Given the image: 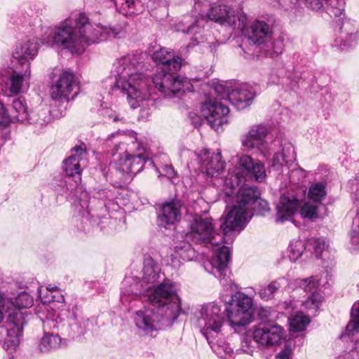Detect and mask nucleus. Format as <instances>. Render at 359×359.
<instances>
[{
  "label": "nucleus",
  "instance_id": "1",
  "mask_svg": "<svg viewBox=\"0 0 359 359\" xmlns=\"http://www.w3.org/2000/svg\"><path fill=\"white\" fill-rule=\"evenodd\" d=\"M252 210L257 214L264 215L269 210V205L259 198V192L255 187L245 184L237 193L236 204L222 216L220 229L224 235L215 231L210 217H205L195 219L191 231L186 233L185 239L196 244L217 246L235 229L248 222L253 215Z\"/></svg>",
  "mask_w": 359,
  "mask_h": 359
},
{
  "label": "nucleus",
  "instance_id": "2",
  "mask_svg": "<svg viewBox=\"0 0 359 359\" xmlns=\"http://www.w3.org/2000/svg\"><path fill=\"white\" fill-rule=\"evenodd\" d=\"M119 33L118 28L100 24L94 27L84 13H79L48 27L41 41L48 46L67 49L73 54H81L86 47L111 37H117Z\"/></svg>",
  "mask_w": 359,
  "mask_h": 359
},
{
  "label": "nucleus",
  "instance_id": "3",
  "mask_svg": "<svg viewBox=\"0 0 359 359\" xmlns=\"http://www.w3.org/2000/svg\"><path fill=\"white\" fill-rule=\"evenodd\" d=\"M141 57L138 55L129 54L117 60L114 87L127 95V100L133 109L140 102L149 100L152 94L149 80L142 74Z\"/></svg>",
  "mask_w": 359,
  "mask_h": 359
},
{
  "label": "nucleus",
  "instance_id": "4",
  "mask_svg": "<svg viewBox=\"0 0 359 359\" xmlns=\"http://www.w3.org/2000/svg\"><path fill=\"white\" fill-rule=\"evenodd\" d=\"M39 297L43 304L51 303L46 319L43 321L45 329L57 330L62 335L74 337L81 335L83 331L77 323L76 319L66 308L65 297L61 293L51 294L39 289Z\"/></svg>",
  "mask_w": 359,
  "mask_h": 359
},
{
  "label": "nucleus",
  "instance_id": "5",
  "mask_svg": "<svg viewBox=\"0 0 359 359\" xmlns=\"http://www.w3.org/2000/svg\"><path fill=\"white\" fill-rule=\"evenodd\" d=\"M152 60L161 70L152 79L155 88L166 97H173L180 92V56L174 50L161 47L152 54Z\"/></svg>",
  "mask_w": 359,
  "mask_h": 359
},
{
  "label": "nucleus",
  "instance_id": "6",
  "mask_svg": "<svg viewBox=\"0 0 359 359\" xmlns=\"http://www.w3.org/2000/svg\"><path fill=\"white\" fill-rule=\"evenodd\" d=\"M107 141L114 142V149L116 152L126 149L120 154L118 164L119 170L123 172L136 174L140 172L146 162L147 156L140 151L144 148L139 142L137 135L133 131L112 133L108 137Z\"/></svg>",
  "mask_w": 359,
  "mask_h": 359
},
{
  "label": "nucleus",
  "instance_id": "7",
  "mask_svg": "<svg viewBox=\"0 0 359 359\" xmlns=\"http://www.w3.org/2000/svg\"><path fill=\"white\" fill-rule=\"evenodd\" d=\"M146 296L153 306L166 307L168 318L176 320L180 315V298L175 285L168 279L164 280L157 287H148Z\"/></svg>",
  "mask_w": 359,
  "mask_h": 359
},
{
  "label": "nucleus",
  "instance_id": "8",
  "mask_svg": "<svg viewBox=\"0 0 359 359\" xmlns=\"http://www.w3.org/2000/svg\"><path fill=\"white\" fill-rule=\"evenodd\" d=\"M196 318V326L207 340L215 338L221 332L225 322L221 306L215 302L202 305Z\"/></svg>",
  "mask_w": 359,
  "mask_h": 359
},
{
  "label": "nucleus",
  "instance_id": "9",
  "mask_svg": "<svg viewBox=\"0 0 359 359\" xmlns=\"http://www.w3.org/2000/svg\"><path fill=\"white\" fill-rule=\"evenodd\" d=\"M207 16L210 20L241 32L246 29L248 20L241 8H233L225 4L212 6Z\"/></svg>",
  "mask_w": 359,
  "mask_h": 359
},
{
  "label": "nucleus",
  "instance_id": "10",
  "mask_svg": "<svg viewBox=\"0 0 359 359\" xmlns=\"http://www.w3.org/2000/svg\"><path fill=\"white\" fill-rule=\"evenodd\" d=\"M252 301L248 295L238 292L231 296L226 312L231 326H245L252 321Z\"/></svg>",
  "mask_w": 359,
  "mask_h": 359
},
{
  "label": "nucleus",
  "instance_id": "11",
  "mask_svg": "<svg viewBox=\"0 0 359 359\" xmlns=\"http://www.w3.org/2000/svg\"><path fill=\"white\" fill-rule=\"evenodd\" d=\"M22 313L13 311L0 319V344L6 350H15L20 343Z\"/></svg>",
  "mask_w": 359,
  "mask_h": 359
},
{
  "label": "nucleus",
  "instance_id": "12",
  "mask_svg": "<svg viewBox=\"0 0 359 359\" xmlns=\"http://www.w3.org/2000/svg\"><path fill=\"white\" fill-rule=\"evenodd\" d=\"M31 69L26 68L23 73L11 69L8 75H0V87L2 93L7 97H13L25 92L29 85Z\"/></svg>",
  "mask_w": 359,
  "mask_h": 359
},
{
  "label": "nucleus",
  "instance_id": "13",
  "mask_svg": "<svg viewBox=\"0 0 359 359\" xmlns=\"http://www.w3.org/2000/svg\"><path fill=\"white\" fill-rule=\"evenodd\" d=\"M215 90L221 99L226 98L238 109H243L252 102L255 93L247 85H241L230 90L222 84L215 86Z\"/></svg>",
  "mask_w": 359,
  "mask_h": 359
},
{
  "label": "nucleus",
  "instance_id": "14",
  "mask_svg": "<svg viewBox=\"0 0 359 359\" xmlns=\"http://www.w3.org/2000/svg\"><path fill=\"white\" fill-rule=\"evenodd\" d=\"M201 111L210 126L217 131L229 121V107L216 100L205 101L202 104Z\"/></svg>",
  "mask_w": 359,
  "mask_h": 359
},
{
  "label": "nucleus",
  "instance_id": "15",
  "mask_svg": "<svg viewBox=\"0 0 359 359\" xmlns=\"http://www.w3.org/2000/svg\"><path fill=\"white\" fill-rule=\"evenodd\" d=\"M338 30L335 32V38L333 46L345 50L351 47L358 39L359 25L351 19H342L337 24Z\"/></svg>",
  "mask_w": 359,
  "mask_h": 359
},
{
  "label": "nucleus",
  "instance_id": "16",
  "mask_svg": "<svg viewBox=\"0 0 359 359\" xmlns=\"http://www.w3.org/2000/svg\"><path fill=\"white\" fill-rule=\"evenodd\" d=\"M284 329L276 324H264L254 329L252 337L258 346L269 348L280 344Z\"/></svg>",
  "mask_w": 359,
  "mask_h": 359
},
{
  "label": "nucleus",
  "instance_id": "17",
  "mask_svg": "<svg viewBox=\"0 0 359 359\" xmlns=\"http://www.w3.org/2000/svg\"><path fill=\"white\" fill-rule=\"evenodd\" d=\"M87 164V152L85 146L80 145L72 150L71 155L64 161V170L69 177H76V187L81 180V168ZM78 190V187H76Z\"/></svg>",
  "mask_w": 359,
  "mask_h": 359
},
{
  "label": "nucleus",
  "instance_id": "18",
  "mask_svg": "<svg viewBox=\"0 0 359 359\" xmlns=\"http://www.w3.org/2000/svg\"><path fill=\"white\" fill-rule=\"evenodd\" d=\"M268 130L264 126H254L242 140V144L248 150L256 148L264 156L270 155L269 150L271 148L266 140Z\"/></svg>",
  "mask_w": 359,
  "mask_h": 359
},
{
  "label": "nucleus",
  "instance_id": "19",
  "mask_svg": "<svg viewBox=\"0 0 359 359\" xmlns=\"http://www.w3.org/2000/svg\"><path fill=\"white\" fill-rule=\"evenodd\" d=\"M76 86L74 74L69 72H63L58 79L51 86L50 93L55 100H69V95Z\"/></svg>",
  "mask_w": 359,
  "mask_h": 359
},
{
  "label": "nucleus",
  "instance_id": "20",
  "mask_svg": "<svg viewBox=\"0 0 359 359\" xmlns=\"http://www.w3.org/2000/svg\"><path fill=\"white\" fill-rule=\"evenodd\" d=\"M201 171L208 177H216L224 170V163L222 161L220 152L213 153L203 149L200 151Z\"/></svg>",
  "mask_w": 359,
  "mask_h": 359
},
{
  "label": "nucleus",
  "instance_id": "21",
  "mask_svg": "<svg viewBox=\"0 0 359 359\" xmlns=\"http://www.w3.org/2000/svg\"><path fill=\"white\" fill-rule=\"evenodd\" d=\"M230 260V250L226 246H222L215 252L211 261L204 263L205 269L218 279L226 275L227 264Z\"/></svg>",
  "mask_w": 359,
  "mask_h": 359
},
{
  "label": "nucleus",
  "instance_id": "22",
  "mask_svg": "<svg viewBox=\"0 0 359 359\" xmlns=\"http://www.w3.org/2000/svg\"><path fill=\"white\" fill-rule=\"evenodd\" d=\"M38 50V43L34 39L28 40L16 46L12 57L18 65L30 69V62L36 56Z\"/></svg>",
  "mask_w": 359,
  "mask_h": 359
},
{
  "label": "nucleus",
  "instance_id": "23",
  "mask_svg": "<svg viewBox=\"0 0 359 359\" xmlns=\"http://www.w3.org/2000/svg\"><path fill=\"white\" fill-rule=\"evenodd\" d=\"M180 215V199L177 197L164 203L158 212V224L164 228L172 226Z\"/></svg>",
  "mask_w": 359,
  "mask_h": 359
},
{
  "label": "nucleus",
  "instance_id": "24",
  "mask_svg": "<svg viewBox=\"0 0 359 359\" xmlns=\"http://www.w3.org/2000/svg\"><path fill=\"white\" fill-rule=\"evenodd\" d=\"M13 109L16 112L15 117L19 122L25 123H36L41 126L47 122L45 119V116L47 114L46 111H41L37 118L36 114L29 113L26 103L20 99H15L13 100Z\"/></svg>",
  "mask_w": 359,
  "mask_h": 359
},
{
  "label": "nucleus",
  "instance_id": "25",
  "mask_svg": "<svg viewBox=\"0 0 359 359\" xmlns=\"http://www.w3.org/2000/svg\"><path fill=\"white\" fill-rule=\"evenodd\" d=\"M238 164L257 182H262L265 180V167L259 161L254 160L249 155H242L238 158Z\"/></svg>",
  "mask_w": 359,
  "mask_h": 359
},
{
  "label": "nucleus",
  "instance_id": "26",
  "mask_svg": "<svg viewBox=\"0 0 359 359\" xmlns=\"http://www.w3.org/2000/svg\"><path fill=\"white\" fill-rule=\"evenodd\" d=\"M299 201L293 196L283 195L277 205V221L289 219L297 211Z\"/></svg>",
  "mask_w": 359,
  "mask_h": 359
},
{
  "label": "nucleus",
  "instance_id": "27",
  "mask_svg": "<svg viewBox=\"0 0 359 359\" xmlns=\"http://www.w3.org/2000/svg\"><path fill=\"white\" fill-rule=\"evenodd\" d=\"M135 323L137 327L144 334H149L157 330L156 316L150 309L144 308L143 310L136 311Z\"/></svg>",
  "mask_w": 359,
  "mask_h": 359
},
{
  "label": "nucleus",
  "instance_id": "28",
  "mask_svg": "<svg viewBox=\"0 0 359 359\" xmlns=\"http://www.w3.org/2000/svg\"><path fill=\"white\" fill-rule=\"evenodd\" d=\"M249 39L254 43L261 44L271 36V27L264 21L256 20L250 27Z\"/></svg>",
  "mask_w": 359,
  "mask_h": 359
},
{
  "label": "nucleus",
  "instance_id": "29",
  "mask_svg": "<svg viewBox=\"0 0 359 359\" xmlns=\"http://www.w3.org/2000/svg\"><path fill=\"white\" fill-rule=\"evenodd\" d=\"M295 158L294 148L290 143H287L283 146L282 153L274 154L271 166L273 169L279 171L284 166V163L287 165L289 163H293Z\"/></svg>",
  "mask_w": 359,
  "mask_h": 359
},
{
  "label": "nucleus",
  "instance_id": "30",
  "mask_svg": "<svg viewBox=\"0 0 359 359\" xmlns=\"http://www.w3.org/2000/svg\"><path fill=\"white\" fill-rule=\"evenodd\" d=\"M142 280L144 283L154 284L161 280L159 269L156 266L154 260L147 257L144 260Z\"/></svg>",
  "mask_w": 359,
  "mask_h": 359
},
{
  "label": "nucleus",
  "instance_id": "31",
  "mask_svg": "<svg viewBox=\"0 0 359 359\" xmlns=\"http://www.w3.org/2000/svg\"><path fill=\"white\" fill-rule=\"evenodd\" d=\"M116 10L124 15L142 13L144 6L140 0H114Z\"/></svg>",
  "mask_w": 359,
  "mask_h": 359
},
{
  "label": "nucleus",
  "instance_id": "32",
  "mask_svg": "<svg viewBox=\"0 0 359 359\" xmlns=\"http://www.w3.org/2000/svg\"><path fill=\"white\" fill-rule=\"evenodd\" d=\"M61 339L59 336V333L45 334L39 344V348L42 352H47L51 349L59 347Z\"/></svg>",
  "mask_w": 359,
  "mask_h": 359
},
{
  "label": "nucleus",
  "instance_id": "33",
  "mask_svg": "<svg viewBox=\"0 0 359 359\" xmlns=\"http://www.w3.org/2000/svg\"><path fill=\"white\" fill-rule=\"evenodd\" d=\"M326 195V187L323 183L312 184L309 189L308 198L315 203H321Z\"/></svg>",
  "mask_w": 359,
  "mask_h": 359
},
{
  "label": "nucleus",
  "instance_id": "34",
  "mask_svg": "<svg viewBox=\"0 0 359 359\" xmlns=\"http://www.w3.org/2000/svg\"><path fill=\"white\" fill-rule=\"evenodd\" d=\"M323 300L319 292H312L302 303L304 307L311 315H316Z\"/></svg>",
  "mask_w": 359,
  "mask_h": 359
},
{
  "label": "nucleus",
  "instance_id": "35",
  "mask_svg": "<svg viewBox=\"0 0 359 359\" xmlns=\"http://www.w3.org/2000/svg\"><path fill=\"white\" fill-rule=\"evenodd\" d=\"M33 304V299L31 296L27 292L20 293L15 298L14 302L10 301L11 311H18V310L23 308H29Z\"/></svg>",
  "mask_w": 359,
  "mask_h": 359
},
{
  "label": "nucleus",
  "instance_id": "36",
  "mask_svg": "<svg viewBox=\"0 0 359 359\" xmlns=\"http://www.w3.org/2000/svg\"><path fill=\"white\" fill-rule=\"evenodd\" d=\"M215 338H210L208 340L209 344L211 346L214 352L220 358H226L231 356L233 353V349L229 346V344L224 341H215Z\"/></svg>",
  "mask_w": 359,
  "mask_h": 359
},
{
  "label": "nucleus",
  "instance_id": "37",
  "mask_svg": "<svg viewBox=\"0 0 359 359\" xmlns=\"http://www.w3.org/2000/svg\"><path fill=\"white\" fill-rule=\"evenodd\" d=\"M324 10L331 17H340L344 12V0H325Z\"/></svg>",
  "mask_w": 359,
  "mask_h": 359
},
{
  "label": "nucleus",
  "instance_id": "38",
  "mask_svg": "<svg viewBox=\"0 0 359 359\" xmlns=\"http://www.w3.org/2000/svg\"><path fill=\"white\" fill-rule=\"evenodd\" d=\"M346 332L349 336L359 332V301L352 306L351 320L346 325Z\"/></svg>",
  "mask_w": 359,
  "mask_h": 359
},
{
  "label": "nucleus",
  "instance_id": "39",
  "mask_svg": "<svg viewBox=\"0 0 359 359\" xmlns=\"http://www.w3.org/2000/svg\"><path fill=\"white\" fill-rule=\"evenodd\" d=\"M318 208L317 205H313L309 202H306L300 208V215L302 218L309 219L311 221L320 218L321 216L319 215Z\"/></svg>",
  "mask_w": 359,
  "mask_h": 359
},
{
  "label": "nucleus",
  "instance_id": "40",
  "mask_svg": "<svg viewBox=\"0 0 359 359\" xmlns=\"http://www.w3.org/2000/svg\"><path fill=\"white\" fill-rule=\"evenodd\" d=\"M305 250L304 243L302 240H294L291 241L289 248V258L291 261L295 262L301 257Z\"/></svg>",
  "mask_w": 359,
  "mask_h": 359
},
{
  "label": "nucleus",
  "instance_id": "41",
  "mask_svg": "<svg viewBox=\"0 0 359 359\" xmlns=\"http://www.w3.org/2000/svg\"><path fill=\"white\" fill-rule=\"evenodd\" d=\"M310 319L304 315L297 314L290 319V328L292 332L304 330L309 324Z\"/></svg>",
  "mask_w": 359,
  "mask_h": 359
},
{
  "label": "nucleus",
  "instance_id": "42",
  "mask_svg": "<svg viewBox=\"0 0 359 359\" xmlns=\"http://www.w3.org/2000/svg\"><path fill=\"white\" fill-rule=\"evenodd\" d=\"M280 287V283L276 280L271 282L266 287H263L259 290V297L264 300H269L273 297L275 292Z\"/></svg>",
  "mask_w": 359,
  "mask_h": 359
},
{
  "label": "nucleus",
  "instance_id": "43",
  "mask_svg": "<svg viewBox=\"0 0 359 359\" xmlns=\"http://www.w3.org/2000/svg\"><path fill=\"white\" fill-rule=\"evenodd\" d=\"M298 284L305 292L311 294L312 292H317L316 289L319 286V279L317 277L312 276L299 280Z\"/></svg>",
  "mask_w": 359,
  "mask_h": 359
},
{
  "label": "nucleus",
  "instance_id": "44",
  "mask_svg": "<svg viewBox=\"0 0 359 359\" xmlns=\"http://www.w3.org/2000/svg\"><path fill=\"white\" fill-rule=\"evenodd\" d=\"M351 241L354 245H359V208L356 212L349 232Z\"/></svg>",
  "mask_w": 359,
  "mask_h": 359
},
{
  "label": "nucleus",
  "instance_id": "45",
  "mask_svg": "<svg viewBox=\"0 0 359 359\" xmlns=\"http://www.w3.org/2000/svg\"><path fill=\"white\" fill-rule=\"evenodd\" d=\"M240 180L238 175H231L229 178L224 180V190L226 194L230 196L233 193L236 187L238 185Z\"/></svg>",
  "mask_w": 359,
  "mask_h": 359
},
{
  "label": "nucleus",
  "instance_id": "46",
  "mask_svg": "<svg viewBox=\"0 0 359 359\" xmlns=\"http://www.w3.org/2000/svg\"><path fill=\"white\" fill-rule=\"evenodd\" d=\"M256 342L255 341L254 339L250 337L245 335L243 337L241 343V350L248 353V354H252L256 346L255 345Z\"/></svg>",
  "mask_w": 359,
  "mask_h": 359
},
{
  "label": "nucleus",
  "instance_id": "47",
  "mask_svg": "<svg viewBox=\"0 0 359 359\" xmlns=\"http://www.w3.org/2000/svg\"><path fill=\"white\" fill-rule=\"evenodd\" d=\"M196 257V252L190 244L181 247V259L189 262L192 260Z\"/></svg>",
  "mask_w": 359,
  "mask_h": 359
},
{
  "label": "nucleus",
  "instance_id": "48",
  "mask_svg": "<svg viewBox=\"0 0 359 359\" xmlns=\"http://www.w3.org/2000/svg\"><path fill=\"white\" fill-rule=\"evenodd\" d=\"M9 304L10 300L6 299L4 294L0 292V319L4 318L5 315H8L11 312Z\"/></svg>",
  "mask_w": 359,
  "mask_h": 359
},
{
  "label": "nucleus",
  "instance_id": "49",
  "mask_svg": "<svg viewBox=\"0 0 359 359\" xmlns=\"http://www.w3.org/2000/svg\"><path fill=\"white\" fill-rule=\"evenodd\" d=\"M156 171L158 172L161 175H165L170 180H172L177 175V172L171 165H164L161 168H156Z\"/></svg>",
  "mask_w": 359,
  "mask_h": 359
},
{
  "label": "nucleus",
  "instance_id": "50",
  "mask_svg": "<svg viewBox=\"0 0 359 359\" xmlns=\"http://www.w3.org/2000/svg\"><path fill=\"white\" fill-rule=\"evenodd\" d=\"M311 242L315 252L318 255L317 256H320L323 250L325 249V241L323 238H313Z\"/></svg>",
  "mask_w": 359,
  "mask_h": 359
},
{
  "label": "nucleus",
  "instance_id": "51",
  "mask_svg": "<svg viewBox=\"0 0 359 359\" xmlns=\"http://www.w3.org/2000/svg\"><path fill=\"white\" fill-rule=\"evenodd\" d=\"M194 89V86L191 83V79L187 77L181 78V91L183 92H191Z\"/></svg>",
  "mask_w": 359,
  "mask_h": 359
},
{
  "label": "nucleus",
  "instance_id": "52",
  "mask_svg": "<svg viewBox=\"0 0 359 359\" xmlns=\"http://www.w3.org/2000/svg\"><path fill=\"white\" fill-rule=\"evenodd\" d=\"M137 298V294H130L128 291L123 292L121 296V300L123 304H126V302H130L131 300L136 299Z\"/></svg>",
  "mask_w": 359,
  "mask_h": 359
},
{
  "label": "nucleus",
  "instance_id": "53",
  "mask_svg": "<svg viewBox=\"0 0 359 359\" xmlns=\"http://www.w3.org/2000/svg\"><path fill=\"white\" fill-rule=\"evenodd\" d=\"M292 353L290 346L285 345L284 348L278 353V358L280 359H290Z\"/></svg>",
  "mask_w": 359,
  "mask_h": 359
},
{
  "label": "nucleus",
  "instance_id": "54",
  "mask_svg": "<svg viewBox=\"0 0 359 359\" xmlns=\"http://www.w3.org/2000/svg\"><path fill=\"white\" fill-rule=\"evenodd\" d=\"M349 355L353 359H359V340H357L352 350L350 351Z\"/></svg>",
  "mask_w": 359,
  "mask_h": 359
},
{
  "label": "nucleus",
  "instance_id": "55",
  "mask_svg": "<svg viewBox=\"0 0 359 359\" xmlns=\"http://www.w3.org/2000/svg\"><path fill=\"white\" fill-rule=\"evenodd\" d=\"M280 4L282 6L290 5L291 6L296 5L298 0H278Z\"/></svg>",
  "mask_w": 359,
  "mask_h": 359
},
{
  "label": "nucleus",
  "instance_id": "56",
  "mask_svg": "<svg viewBox=\"0 0 359 359\" xmlns=\"http://www.w3.org/2000/svg\"><path fill=\"white\" fill-rule=\"evenodd\" d=\"M46 290L49 292H51V294H53L54 292H55V294H57L58 293H60L58 291V287L57 286H52V285H50V284H49L48 285L46 286Z\"/></svg>",
  "mask_w": 359,
  "mask_h": 359
},
{
  "label": "nucleus",
  "instance_id": "57",
  "mask_svg": "<svg viewBox=\"0 0 359 359\" xmlns=\"http://www.w3.org/2000/svg\"><path fill=\"white\" fill-rule=\"evenodd\" d=\"M82 197L83 198V200L82 201V203H81V206L82 208L86 207L88 208V196L86 192H83L81 194Z\"/></svg>",
  "mask_w": 359,
  "mask_h": 359
},
{
  "label": "nucleus",
  "instance_id": "58",
  "mask_svg": "<svg viewBox=\"0 0 359 359\" xmlns=\"http://www.w3.org/2000/svg\"><path fill=\"white\" fill-rule=\"evenodd\" d=\"M107 113L109 118H111L114 122H116L119 120L118 115L116 114L115 112L107 111Z\"/></svg>",
  "mask_w": 359,
  "mask_h": 359
},
{
  "label": "nucleus",
  "instance_id": "59",
  "mask_svg": "<svg viewBox=\"0 0 359 359\" xmlns=\"http://www.w3.org/2000/svg\"><path fill=\"white\" fill-rule=\"evenodd\" d=\"M282 52V48L281 46H279L278 48H276L273 53H269L267 55L270 57H274L276 55H278Z\"/></svg>",
  "mask_w": 359,
  "mask_h": 359
},
{
  "label": "nucleus",
  "instance_id": "60",
  "mask_svg": "<svg viewBox=\"0 0 359 359\" xmlns=\"http://www.w3.org/2000/svg\"><path fill=\"white\" fill-rule=\"evenodd\" d=\"M195 26L194 25H191L189 29L187 31V33H191L193 32V29H194Z\"/></svg>",
  "mask_w": 359,
  "mask_h": 359
},
{
  "label": "nucleus",
  "instance_id": "61",
  "mask_svg": "<svg viewBox=\"0 0 359 359\" xmlns=\"http://www.w3.org/2000/svg\"><path fill=\"white\" fill-rule=\"evenodd\" d=\"M354 203H355V205L359 204V198H358V199H355V201H354Z\"/></svg>",
  "mask_w": 359,
  "mask_h": 359
},
{
  "label": "nucleus",
  "instance_id": "62",
  "mask_svg": "<svg viewBox=\"0 0 359 359\" xmlns=\"http://www.w3.org/2000/svg\"><path fill=\"white\" fill-rule=\"evenodd\" d=\"M279 144H280V142H279V141H278V140H275V141L273 142V144H278V145Z\"/></svg>",
  "mask_w": 359,
  "mask_h": 359
}]
</instances>
